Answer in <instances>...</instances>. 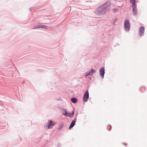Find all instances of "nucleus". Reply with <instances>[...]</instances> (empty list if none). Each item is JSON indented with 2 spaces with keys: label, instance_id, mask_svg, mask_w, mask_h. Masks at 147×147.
I'll return each mask as SVG.
<instances>
[{
  "label": "nucleus",
  "instance_id": "nucleus-1",
  "mask_svg": "<svg viewBox=\"0 0 147 147\" xmlns=\"http://www.w3.org/2000/svg\"><path fill=\"white\" fill-rule=\"evenodd\" d=\"M107 3H106L104 5L98 8L96 11V13L98 14H104L107 12L108 9V6H106Z\"/></svg>",
  "mask_w": 147,
  "mask_h": 147
},
{
  "label": "nucleus",
  "instance_id": "nucleus-2",
  "mask_svg": "<svg viewBox=\"0 0 147 147\" xmlns=\"http://www.w3.org/2000/svg\"><path fill=\"white\" fill-rule=\"evenodd\" d=\"M56 123L53 122L52 120L49 121L47 123L45 124L44 127L47 129L51 128Z\"/></svg>",
  "mask_w": 147,
  "mask_h": 147
},
{
  "label": "nucleus",
  "instance_id": "nucleus-3",
  "mask_svg": "<svg viewBox=\"0 0 147 147\" xmlns=\"http://www.w3.org/2000/svg\"><path fill=\"white\" fill-rule=\"evenodd\" d=\"M124 29L126 31H129L130 28V24L128 20H126L124 22Z\"/></svg>",
  "mask_w": 147,
  "mask_h": 147
},
{
  "label": "nucleus",
  "instance_id": "nucleus-4",
  "mask_svg": "<svg viewBox=\"0 0 147 147\" xmlns=\"http://www.w3.org/2000/svg\"><path fill=\"white\" fill-rule=\"evenodd\" d=\"M89 92L88 90L86 91L84 93L83 96V100L84 102H86L89 98Z\"/></svg>",
  "mask_w": 147,
  "mask_h": 147
},
{
  "label": "nucleus",
  "instance_id": "nucleus-5",
  "mask_svg": "<svg viewBox=\"0 0 147 147\" xmlns=\"http://www.w3.org/2000/svg\"><path fill=\"white\" fill-rule=\"evenodd\" d=\"M132 12L134 15H136L137 14L136 5H132Z\"/></svg>",
  "mask_w": 147,
  "mask_h": 147
},
{
  "label": "nucleus",
  "instance_id": "nucleus-6",
  "mask_svg": "<svg viewBox=\"0 0 147 147\" xmlns=\"http://www.w3.org/2000/svg\"><path fill=\"white\" fill-rule=\"evenodd\" d=\"M144 32V28L143 26L140 27L139 29V34L140 36L143 35Z\"/></svg>",
  "mask_w": 147,
  "mask_h": 147
},
{
  "label": "nucleus",
  "instance_id": "nucleus-7",
  "mask_svg": "<svg viewBox=\"0 0 147 147\" xmlns=\"http://www.w3.org/2000/svg\"><path fill=\"white\" fill-rule=\"evenodd\" d=\"M65 113H63V115H64L65 116H68L70 117H71L73 116L74 114V111H73L72 113H67L66 112V111H65Z\"/></svg>",
  "mask_w": 147,
  "mask_h": 147
},
{
  "label": "nucleus",
  "instance_id": "nucleus-8",
  "mask_svg": "<svg viewBox=\"0 0 147 147\" xmlns=\"http://www.w3.org/2000/svg\"><path fill=\"white\" fill-rule=\"evenodd\" d=\"M46 28V26L40 24L37 25L36 26H34V29H35L39 28Z\"/></svg>",
  "mask_w": 147,
  "mask_h": 147
},
{
  "label": "nucleus",
  "instance_id": "nucleus-9",
  "mask_svg": "<svg viewBox=\"0 0 147 147\" xmlns=\"http://www.w3.org/2000/svg\"><path fill=\"white\" fill-rule=\"evenodd\" d=\"M100 76L102 77H103L104 75V69L102 67L100 68Z\"/></svg>",
  "mask_w": 147,
  "mask_h": 147
},
{
  "label": "nucleus",
  "instance_id": "nucleus-10",
  "mask_svg": "<svg viewBox=\"0 0 147 147\" xmlns=\"http://www.w3.org/2000/svg\"><path fill=\"white\" fill-rule=\"evenodd\" d=\"M76 122V121L75 120H73L72 122H71L70 126L69 127V129H70L71 128H72L73 127L74 125L75 124V123Z\"/></svg>",
  "mask_w": 147,
  "mask_h": 147
},
{
  "label": "nucleus",
  "instance_id": "nucleus-11",
  "mask_svg": "<svg viewBox=\"0 0 147 147\" xmlns=\"http://www.w3.org/2000/svg\"><path fill=\"white\" fill-rule=\"evenodd\" d=\"M71 100L73 103H76L77 102V99L76 98H71Z\"/></svg>",
  "mask_w": 147,
  "mask_h": 147
},
{
  "label": "nucleus",
  "instance_id": "nucleus-12",
  "mask_svg": "<svg viewBox=\"0 0 147 147\" xmlns=\"http://www.w3.org/2000/svg\"><path fill=\"white\" fill-rule=\"evenodd\" d=\"M64 124L63 123L60 124L59 125V126L57 128L59 130H60L63 127Z\"/></svg>",
  "mask_w": 147,
  "mask_h": 147
},
{
  "label": "nucleus",
  "instance_id": "nucleus-13",
  "mask_svg": "<svg viewBox=\"0 0 147 147\" xmlns=\"http://www.w3.org/2000/svg\"><path fill=\"white\" fill-rule=\"evenodd\" d=\"M95 71L94 69H92L91 71L89 72L90 75H92Z\"/></svg>",
  "mask_w": 147,
  "mask_h": 147
},
{
  "label": "nucleus",
  "instance_id": "nucleus-14",
  "mask_svg": "<svg viewBox=\"0 0 147 147\" xmlns=\"http://www.w3.org/2000/svg\"><path fill=\"white\" fill-rule=\"evenodd\" d=\"M130 2L132 4V5H136L135 3V0H130Z\"/></svg>",
  "mask_w": 147,
  "mask_h": 147
},
{
  "label": "nucleus",
  "instance_id": "nucleus-15",
  "mask_svg": "<svg viewBox=\"0 0 147 147\" xmlns=\"http://www.w3.org/2000/svg\"><path fill=\"white\" fill-rule=\"evenodd\" d=\"M85 76H87L89 75H90V74H89V72H86L85 74Z\"/></svg>",
  "mask_w": 147,
  "mask_h": 147
},
{
  "label": "nucleus",
  "instance_id": "nucleus-16",
  "mask_svg": "<svg viewBox=\"0 0 147 147\" xmlns=\"http://www.w3.org/2000/svg\"><path fill=\"white\" fill-rule=\"evenodd\" d=\"M114 12H116L118 11V9H115L113 10Z\"/></svg>",
  "mask_w": 147,
  "mask_h": 147
},
{
  "label": "nucleus",
  "instance_id": "nucleus-17",
  "mask_svg": "<svg viewBox=\"0 0 147 147\" xmlns=\"http://www.w3.org/2000/svg\"><path fill=\"white\" fill-rule=\"evenodd\" d=\"M124 144L125 145H126H126H127V144Z\"/></svg>",
  "mask_w": 147,
  "mask_h": 147
}]
</instances>
